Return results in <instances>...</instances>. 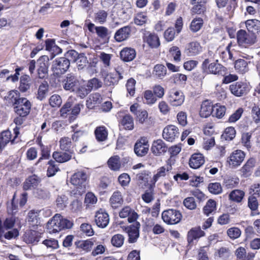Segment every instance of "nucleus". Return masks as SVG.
Listing matches in <instances>:
<instances>
[{"instance_id":"f257e3e1","label":"nucleus","mask_w":260,"mask_h":260,"mask_svg":"<svg viewBox=\"0 0 260 260\" xmlns=\"http://www.w3.org/2000/svg\"><path fill=\"white\" fill-rule=\"evenodd\" d=\"M87 178L88 175L83 171L75 173L71 177L70 182L76 187L79 194L85 192Z\"/></svg>"},{"instance_id":"f03ea898","label":"nucleus","mask_w":260,"mask_h":260,"mask_svg":"<svg viewBox=\"0 0 260 260\" xmlns=\"http://www.w3.org/2000/svg\"><path fill=\"white\" fill-rule=\"evenodd\" d=\"M237 39L239 45L244 48H247L256 42V37L253 34L247 33L243 29L238 31Z\"/></svg>"},{"instance_id":"7ed1b4c3","label":"nucleus","mask_w":260,"mask_h":260,"mask_svg":"<svg viewBox=\"0 0 260 260\" xmlns=\"http://www.w3.org/2000/svg\"><path fill=\"white\" fill-rule=\"evenodd\" d=\"M161 217L164 221L167 224H175L180 221L182 216L179 211L170 209L163 211Z\"/></svg>"},{"instance_id":"20e7f679","label":"nucleus","mask_w":260,"mask_h":260,"mask_svg":"<svg viewBox=\"0 0 260 260\" xmlns=\"http://www.w3.org/2000/svg\"><path fill=\"white\" fill-rule=\"evenodd\" d=\"M49 57L41 56L37 60V75L40 79H46L48 76Z\"/></svg>"},{"instance_id":"39448f33","label":"nucleus","mask_w":260,"mask_h":260,"mask_svg":"<svg viewBox=\"0 0 260 260\" xmlns=\"http://www.w3.org/2000/svg\"><path fill=\"white\" fill-rule=\"evenodd\" d=\"M70 60L66 57H60L54 61L52 69L54 74L59 75L64 73L69 68Z\"/></svg>"},{"instance_id":"423d86ee","label":"nucleus","mask_w":260,"mask_h":260,"mask_svg":"<svg viewBox=\"0 0 260 260\" xmlns=\"http://www.w3.org/2000/svg\"><path fill=\"white\" fill-rule=\"evenodd\" d=\"M15 105V112L21 117L26 116L29 113L31 106L30 102L24 98L20 99Z\"/></svg>"},{"instance_id":"0eeeda50","label":"nucleus","mask_w":260,"mask_h":260,"mask_svg":"<svg viewBox=\"0 0 260 260\" xmlns=\"http://www.w3.org/2000/svg\"><path fill=\"white\" fill-rule=\"evenodd\" d=\"M129 226L125 228V230L128 236V242L133 243L137 242L140 236V228L141 224L136 220Z\"/></svg>"},{"instance_id":"6e6552de","label":"nucleus","mask_w":260,"mask_h":260,"mask_svg":"<svg viewBox=\"0 0 260 260\" xmlns=\"http://www.w3.org/2000/svg\"><path fill=\"white\" fill-rule=\"evenodd\" d=\"M230 90L234 95L240 97L246 94L249 90L246 83L237 82L230 85Z\"/></svg>"},{"instance_id":"1a4fd4ad","label":"nucleus","mask_w":260,"mask_h":260,"mask_svg":"<svg viewBox=\"0 0 260 260\" xmlns=\"http://www.w3.org/2000/svg\"><path fill=\"white\" fill-rule=\"evenodd\" d=\"M139 104L135 103L131 106L130 111L136 116L137 121L141 124H144L148 120V114L146 110L139 109Z\"/></svg>"},{"instance_id":"9d476101","label":"nucleus","mask_w":260,"mask_h":260,"mask_svg":"<svg viewBox=\"0 0 260 260\" xmlns=\"http://www.w3.org/2000/svg\"><path fill=\"white\" fill-rule=\"evenodd\" d=\"M185 97L182 92L175 90H171L168 97L170 104L173 107H178L182 105Z\"/></svg>"},{"instance_id":"9b49d317","label":"nucleus","mask_w":260,"mask_h":260,"mask_svg":"<svg viewBox=\"0 0 260 260\" xmlns=\"http://www.w3.org/2000/svg\"><path fill=\"white\" fill-rule=\"evenodd\" d=\"M180 133L178 127L174 125H169L166 126L162 132L164 139L169 142H173L178 138Z\"/></svg>"},{"instance_id":"f8f14e48","label":"nucleus","mask_w":260,"mask_h":260,"mask_svg":"<svg viewBox=\"0 0 260 260\" xmlns=\"http://www.w3.org/2000/svg\"><path fill=\"white\" fill-rule=\"evenodd\" d=\"M245 157V153L240 150L233 151L228 158V162L232 167L239 166L243 161Z\"/></svg>"},{"instance_id":"ddd939ff","label":"nucleus","mask_w":260,"mask_h":260,"mask_svg":"<svg viewBox=\"0 0 260 260\" xmlns=\"http://www.w3.org/2000/svg\"><path fill=\"white\" fill-rule=\"evenodd\" d=\"M209 58H206L202 63V67L204 70L207 68V72L214 75L221 74L224 71V68L221 64L217 62H212L209 64Z\"/></svg>"},{"instance_id":"4468645a","label":"nucleus","mask_w":260,"mask_h":260,"mask_svg":"<svg viewBox=\"0 0 260 260\" xmlns=\"http://www.w3.org/2000/svg\"><path fill=\"white\" fill-rule=\"evenodd\" d=\"M15 136L12 139V134L10 131L7 130L3 131L0 135V149H4L6 146L9 144H11L14 143L15 138L17 136L19 132L16 128L14 129Z\"/></svg>"},{"instance_id":"2eb2a0df","label":"nucleus","mask_w":260,"mask_h":260,"mask_svg":"<svg viewBox=\"0 0 260 260\" xmlns=\"http://www.w3.org/2000/svg\"><path fill=\"white\" fill-rule=\"evenodd\" d=\"M203 48L200 43L193 41L187 44L184 49V53L188 56H193L202 52Z\"/></svg>"},{"instance_id":"dca6fc26","label":"nucleus","mask_w":260,"mask_h":260,"mask_svg":"<svg viewBox=\"0 0 260 260\" xmlns=\"http://www.w3.org/2000/svg\"><path fill=\"white\" fill-rule=\"evenodd\" d=\"M94 220L98 226L104 228L109 224V216L104 210L100 209L96 212Z\"/></svg>"},{"instance_id":"f3484780","label":"nucleus","mask_w":260,"mask_h":260,"mask_svg":"<svg viewBox=\"0 0 260 260\" xmlns=\"http://www.w3.org/2000/svg\"><path fill=\"white\" fill-rule=\"evenodd\" d=\"M204 236V232L200 227L192 228L188 232L187 235V240L188 245H192L194 241H197Z\"/></svg>"},{"instance_id":"a211bd4d","label":"nucleus","mask_w":260,"mask_h":260,"mask_svg":"<svg viewBox=\"0 0 260 260\" xmlns=\"http://www.w3.org/2000/svg\"><path fill=\"white\" fill-rule=\"evenodd\" d=\"M63 83V87L65 90L75 91L79 81L76 76L73 74H68Z\"/></svg>"},{"instance_id":"6ab92c4d","label":"nucleus","mask_w":260,"mask_h":260,"mask_svg":"<svg viewBox=\"0 0 260 260\" xmlns=\"http://www.w3.org/2000/svg\"><path fill=\"white\" fill-rule=\"evenodd\" d=\"M149 145L145 139H141L137 141L134 146V151L139 156L145 155L148 151Z\"/></svg>"},{"instance_id":"aec40b11","label":"nucleus","mask_w":260,"mask_h":260,"mask_svg":"<svg viewBox=\"0 0 260 260\" xmlns=\"http://www.w3.org/2000/svg\"><path fill=\"white\" fill-rule=\"evenodd\" d=\"M132 27L130 26H125L116 31L114 35L115 40L121 42L127 40L131 36Z\"/></svg>"},{"instance_id":"412c9836","label":"nucleus","mask_w":260,"mask_h":260,"mask_svg":"<svg viewBox=\"0 0 260 260\" xmlns=\"http://www.w3.org/2000/svg\"><path fill=\"white\" fill-rule=\"evenodd\" d=\"M58 218H60V215L56 214L48 221L46 228L49 233H56L62 230Z\"/></svg>"},{"instance_id":"4be33fe9","label":"nucleus","mask_w":260,"mask_h":260,"mask_svg":"<svg viewBox=\"0 0 260 260\" xmlns=\"http://www.w3.org/2000/svg\"><path fill=\"white\" fill-rule=\"evenodd\" d=\"M121 218L128 217V221L130 223L135 221L138 218V214L129 206H125L119 212Z\"/></svg>"},{"instance_id":"5701e85b","label":"nucleus","mask_w":260,"mask_h":260,"mask_svg":"<svg viewBox=\"0 0 260 260\" xmlns=\"http://www.w3.org/2000/svg\"><path fill=\"white\" fill-rule=\"evenodd\" d=\"M171 165H170L168 161L166 166L161 167L157 169L156 173L153 175L151 180V182L152 184H155V183L160 179L166 176L169 171L171 170Z\"/></svg>"},{"instance_id":"b1692460","label":"nucleus","mask_w":260,"mask_h":260,"mask_svg":"<svg viewBox=\"0 0 260 260\" xmlns=\"http://www.w3.org/2000/svg\"><path fill=\"white\" fill-rule=\"evenodd\" d=\"M235 255L237 260H253L255 254L252 252L247 253L244 247H239L235 251Z\"/></svg>"},{"instance_id":"393cba45","label":"nucleus","mask_w":260,"mask_h":260,"mask_svg":"<svg viewBox=\"0 0 260 260\" xmlns=\"http://www.w3.org/2000/svg\"><path fill=\"white\" fill-rule=\"evenodd\" d=\"M151 150L155 155H160L167 150V147L161 140H157L153 142Z\"/></svg>"},{"instance_id":"a878e982","label":"nucleus","mask_w":260,"mask_h":260,"mask_svg":"<svg viewBox=\"0 0 260 260\" xmlns=\"http://www.w3.org/2000/svg\"><path fill=\"white\" fill-rule=\"evenodd\" d=\"M205 162L204 157L202 154L194 153L190 158L189 165L192 169H198Z\"/></svg>"},{"instance_id":"bb28decb","label":"nucleus","mask_w":260,"mask_h":260,"mask_svg":"<svg viewBox=\"0 0 260 260\" xmlns=\"http://www.w3.org/2000/svg\"><path fill=\"white\" fill-rule=\"evenodd\" d=\"M111 206L116 209L122 206L123 203V199L121 193L119 191H114L109 200Z\"/></svg>"},{"instance_id":"cd10ccee","label":"nucleus","mask_w":260,"mask_h":260,"mask_svg":"<svg viewBox=\"0 0 260 260\" xmlns=\"http://www.w3.org/2000/svg\"><path fill=\"white\" fill-rule=\"evenodd\" d=\"M213 106L211 102L208 100L202 102L200 111L201 117L207 118L213 113Z\"/></svg>"},{"instance_id":"c85d7f7f","label":"nucleus","mask_w":260,"mask_h":260,"mask_svg":"<svg viewBox=\"0 0 260 260\" xmlns=\"http://www.w3.org/2000/svg\"><path fill=\"white\" fill-rule=\"evenodd\" d=\"M120 57L125 62L133 60L136 57V53L134 49L124 48L120 51Z\"/></svg>"},{"instance_id":"c756f323","label":"nucleus","mask_w":260,"mask_h":260,"mask_svg":"<svg viewBox=\"0 0 260 260\" xmlns=\"http://www.w3.org/2000/svg\"><path fill=\"white\" fill-rule=\"evenodd\" d=\"M94 134L98 141L103 142L107 139L108 132L105 126L102 125L96 127L94 130Z\"/></svg>"},{"instance_id":"7c9ffc66","label":"nucleus","mask_w":260,"mask_h":260,"mask_svg":"<svg viewBox=\"0 0 260 260\" xmlns=\"http://www.w3.org/2000/svg\"><path fill=\"white\" fill-rule=\"evenodd\" d=\"M52 156L58 162L63 163L70 160L72 158V152H63L55 151L53 152Z\"/></svg>"},{"instance_id":"2f4dec72","label":"nucleus","mask_w":260,"mask_h":260,"mask_svg":"<svg viewBox=\"0 0 260 260\" xmlns=\"http://www.w3.org/2000/svg\"><path fill=\"white\" fill-rule=\"evenodd\" d=\"M258 206V203L256 198L253 195L250 196L248 199V207L251 210V216L259 214V212L257 211Z\"/></svg>"},{"instance_id":"473e14b6","label":"nucleus","mask_w":260,"mask_h":260,"mask_svg":"<svg viewBox=\"0 0 260 260\" xmlns=\"http://www.w3.org/2000/svg\"><path fill=\"white\" fill-rule=\"evenodd\" d=\"M243 59H239L235 62V68L237 72L244 74L249 71L248 63Z\"/></svg>"},{"instance_id":"72a5a7b5","label":"nucleus","mask_w":260,"mask_h":260,"mask_svg":"<svg viewBox=\"0 0 260 260\" xmlns=\"http://www.w3.org/2000/svg\"><path fill=\"white\" fill-rule=\"evenodd\" d=\"M245 25L249 31L254 34L260 30V21L257 19H249L245 22Z\"/></svg>"},{"instance_id":"f704fd0d","label":"nucleus","mask_w":260,"mask_h":260,"mask_svg":"<svg viewBox=\"0 0 260 260\" xmlns=\"http://www.w3.org/2000/svg\"><path fill=\"white\" fill-rule=\"evenodd\" d=\"M39 183V178L36 175H32L28 177L23 183L24 190L31 189L32 187L37 186Z\"/></svg>"},{"instance_id":"c9c22d12","label":"nucleus","mask_w":260,"mask_h":260,"mask_svg":"<svg viewBox=\"0 0 260 260\" xmlns=\"http://www.w3.org/2000/svg\"><path fill=\"white\" fill-rule=\"evenodd\" d=\"M101 95L98 93L91 94L86 101V106L88 108L92 109L95 105L99 104L102 102Z\"/></svg>"},{"instance_id":"e433bc0d","label":"nucleus","mask_w":260,"mask_h":260,"mask_svg":"<svg viewBox=\"0 0 260 260\" xmlns=\"http://www.w3.org/2000/svg\"><path fill=\"white\" fill-rule=\"evenodd\" d=\"M49 85L47 81H43L39 86L37 98L40 101L44 99L48 92Z\"/></svg>"},{"instance_id":"4c0bfd02","label":"nucleus","mask_w":260,"mask_h":260,"mask_svg":"<svg viewBox=\"0 0 260 260\" xmlns=\"http://www.w3.org/2000/svg\"><path fill=\"white\" fill-rule=\"evenodd\" d=\"M144 40L152 48H156L160 45L158 36L154 34H149L146 36Z\"/></svg>"},{"instance_id":"58836bf2","label":"nucleus","mask_w":260,"mask_h":260,"mask_svg":"<svg viewBox=\"0 0 260 260\" xmlns=\"http://www.w3.org/2000/svg\"><path fill=\"white\" fill-rule=\"evenodd\" d=\"M245 196V192L239 189H235L229 194V200L236 203H240Z\"/></svg>"},{"instance_id":"ea45409f","label":"nucleus","mask_w":260,"mask_h":260,"mask_svg":"<svg viewBox=\"0 0 260 260\" xmlns=\"http://www.w3.org/2000/svg\"><path fill=\"white\" fill-rule=\"evenodd\" d=\"M30 78L29 76L24 75L20 77L19 88L22 92H26L30 87Z\"/></svg>"},{"instance_id":"a19ab883","label":"nucleus","mask_w":260,"mask_h":260,"mask_svg":"<svg viewBox=\"0 0 260 260\" xmlns=\"http://www.w3.org/2000/svg\"><path fill=\"white\" fill-rule=\"evenodd\" d=\"M191 4L194 6L191 9V11L194 14H200L203 11L204 4L206 3L207 0H191Z\"/></svg>"},{"instance_id":"79ce46f5","label":"nucleus","mask_w":260,"mask_h":260,"mask_svg":"<svg viewBox=\"0 0 260 260\" xmlns=\"http://www.w3.org/2000/svg\"><path fill=\"white\" fill-rule=\"evenodd\" d=\"M125 129L132 130L134 127V119L129 114L124 115L121 122Z\"/></svg>"},{"instance_id":"37998d69","label":"nucleus","mask_w":260,"mask_h":260,"mask_svg":"<svg viewBox=\"0 0 260 260\" xmlns=\"http://www.w3.org/2000/svg\"><path fill=\"white\" fill-rule=\"evenodd\" d=\"M109 167L112 170L118 171L121 167L120 157L115 155L111 157L108 161Z\"/></svg>"},{"instance_id":"c03bdc74","label":"nucleus","mask_w":260,"mask_h":260,"mask_svg":"<svg viewBox=\"0 0 260 260\" xmlns=\"http://www.w3.org/2000/svg\"><path fill=\"white\" fill-rule=\"evenodd\" d=\"M40 238L39 233L36 231H30L25 236L26 242L32 244H37L40 241Z\"/></svg>"},{"instance_id":"a18cd8bd","label":"nucleus","mask_w":260,"mask_h":260,"mask_svg":"<svg viewBox=\"0 0 260 260\" xmlns=\"http://www.w3.org/2000/svg\"><path fill=\"white\" fill-rule=\"evenodd\" d=\"M19 97V92L17 90H11L8 92L5 98L10 104L15 105L20 99Z\"/></svg>"},{"instance_id":"49530a36","label":"nucleus","mask_w":260,"mask_h":260,"mask_svg":"<svg viewBox=\"0 0 260 260\" xmlns=\"http://www.w3.org/2000/svg\"><path fill=\"white\" fill-rule=\"evenodd\" d=\"M119 80L117 78V75L114 73H110L107 74L104 79V83L107 86H114L118 83Z\"/></svg>"},{"instance_id":"de8ad7c7","label":"nucleus","mask_w":260,"mask_h":260,"mask_svg":"<svg viewBox=\"0 0 260 260\" xmlns=\"http://www.w3.org/2000/svg\"><path fill=\"white\" fill-rule=\"evenodd\" d=\"M136 80L131 78L127 80L126 83V88L127 90V96H133L136 91Z\"/></svg>"},{"instance_id":"09e8293b","label":"nucleus","mask_w":260,"mask_h":260,"mask_svg":"<svg viewBox=\"0 0 260 260\" xmlns=\"http://www.w3.org/2000/svg\"><path fill=\"white\" fill-rule=\"evenodd\" d=\"M77 247L82 249L85 252L90 251L93 245V242L89 240L79 241L76 243Z\"/></svg>"},{"instance_id":"8fccbe9b","label":"nucleus","mask_w":260,"mask_h":260,"mask_svg":"<svg viewBox=\"0 0 260 260\" xmlns=\"http://www.w3.org/2000/svg\"><path fill=\"white\" fill-rule=\"evenodd\" d=\"M252 137L251 132L243 133L241 136V143L248 150L251 147V139Z\"/></svg>"},{"instance_id":"3c124183","label":"nucleus","mask_w":260,"mask_h":260,"mask_svg":"<svg viewBox=\"0 0 260 260\" xmlns=\"http://www.w3.org/2000/svg\"><path fill=\"white\" fill-rule=\"evenodd\" d=\"M226 108L224 106L216 104L213 106L212 116L218 118H221L225 114Z\"/></svg>"},{"instance_id":"603ef678","label":"nucleus","mask_w":260,"mask_h":260,"mask_svg":"<svg viewBox=\"0 0 260 260\" xmlns=\"http://www.w3.org/2000/svg\"><path fill=\"white\" fill-rule=\"evenodd\" d=\"M166 72L165 66L162 64H156L154 67L153 74L157 78H162L166 75Z\"/></svg>"},{"instance_id":"864d4df0","label":"nucleus","mask_w":260,"mask_h":260,"mask_svg":"<svg viewBox=\"0 0 260 260\" xmlns=\"http://www.w3.org/2000/svg\"><path fill=\"white\" fill-rule=\"evenodd\" d=\"M39 213L40 211L38 210H30L28 213V222L32 225H37L39 220Z\"/></svg>"},{"instance_id":"5fc2aeb1","label":"nucleus","mask_w":260,"mask_h":260,"mask_svg":"<svg viewBox=\"0 0 260 260\" xmlns=\"http://www.w3.org/2000/svg\"><path fill=\"white\" fill-rule=\"evenodd\" d=\"M216 203L215 201L211 199L208 200L203 208L204 214L208 216L216 210Z\"/></svg>"},{"instance_id":"6e6d98bb","label":"nucleus","mask_w":260,"mask_h":260,"mask_svg":"<svg viewBox=\"0 0 260 260\" xmlns=\"http://www.w3.org/2000/svg\"><path fill=\"white\" fill-rule=\"evenodd\" d=\"M112 56V54H108L104 52H100L99 55L100 61L102 62L105 68H108L110 66Z\"/></svg>"},{"instance_id":"4d7b16f0","label":"nucleus","mask_w":260,"mask_h":260,"mask_svg":"<svg viewBox=\"0 0 260 260\" xmlns=\"http://www.w3.org/2000/svg\"><path fill=\"white\" fill-rule=\"evenodd\" d=\"M60 148L61 150L69 151L72 146L71 139L69 137H63L59 141Z\"/></svg>"},{"instance_id":"13d9d810","label":"nucleus","mask_w":260,"mask_h":260,"mask_svg":"<svg viewBox=\"0 0 260 260\" xmlns=\"http://www.w3.org/2000/svg\"><path fill=\"white\" fill-rule=\"evenodd\" d=\"M203 20L202 18H197L192 20L190 25V29L193 32H197L199 31L203 26Z\"/></svg>"},{"instance_id":"bf43d9fd","label":"nucleus","mask_w":260,"mask_h":260,"mask_svg":"<svg viewBox=\"0 0 260 260\" xmlns=\"http://www.w3.org/2000/svg\"><path fill=\"white\" fill-rule=\"evenodd\" d=\"M34 194L36 197L42 199H49L50 196V192L46 188H37L35 190Z\"/></svg>"},{"instance_id":"052dcab7","label":"nucleus","mask_w":260,"mask_h":260,"mask_svg":"<svg viewBox=\"0 0 260 260\" xmlns=\"http://www.w3.org/2000/svg\"><path fill=\"white\" fill-rule=\"evenodd\" d=\"M124 238L121 234L114 235L111 239V242L113 246L116 247H120L123 244Z\"/></svg>"},{"instance_id":"680f3d73","label":"nucleus","mask_w":260,"mask_h":260,"mask_svg":"<svg viewBox=\"0 0 260 260\" xmlns=\"http://www.w3.org/2000/svg\"><path fill=\"white\" fill-rule=\"evenodd\" d=\"M208 190L212 194H218L221 193L222 189L219 183L215 182L211 183L209 184Z\"/></svg>"},{"instance_id":"e2e57ef3","label":"nucleus","mask_w":260,"mask_h":260,"mask_svg":"<svg viewBox=\"0 0 260 260\" xmlns=\"http://www.w3.org/2000/svg\"><path fill=\"white\" fill-rule=\"evenodd\" d=\"M147 21V16L145 13H138L135 17L134 22L137 25H143L145 24Z\"/></svg>"},{"instance_id":"0e129e2a","label":"nucleus","mask_w":260,"mask_h":260,"mask_svg":"<svg viewBox=\"0 0 260 260\" xmlns=\"http://www.w3.org/2000/svg\"><path fill=\"white\" fill-rule=\"evenodd\" d=\"M76 63L78 70L83 69L88 63L86 56L84 54H80L79 56L75 62Z\"/></svg>"},{"instance_id":"69168bd1","label":"nucleus","mask_w":260,"mask_h":260,"mask_svg":"<svg viewBox=\"0 0 260 260\" xmlns=\"http://www.w3.org/2000/svg\"><path fill=\"white\" fill-rule=\"evenodd\" d=\"M102 86V82L96 78H92L88 81L87 84V87L91 91L92 89H98Z\"/></svg>"},{"instance_id":"338daca9","label":"nucleus","mask_w":260,"mask_h":260,"mask_svg":"<svg viewBox=\"0 0 260 260\" xmlns=\"http://www.w3.org/2000/svg\"><path fill=\"white\" fill-rule=\"evenodd\" d=\"M144 98L146 100L145 103L148 105H152L157 101V99L153 95L152 92L149 90L144 92Z\"/></svg>"},{"instance_id":"774afa93","label":"nucleus","mask_w":260,"mask_h":260,"mask_svg":"<svg viewBox=\"0 0 260 260\" xmlns=\"http://www.w3.org/2000/svg\"><path fill=\"white\" fill-rule=\"evenodd\" d=\"M61 103L62 99L58 94H53L49 99V104L52 107H59Z\"/></svg>"}]
</instances>
